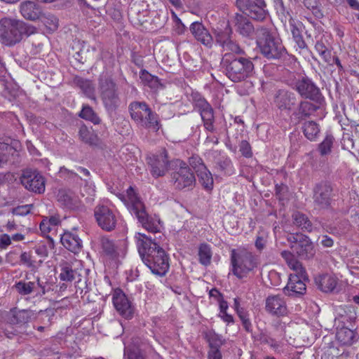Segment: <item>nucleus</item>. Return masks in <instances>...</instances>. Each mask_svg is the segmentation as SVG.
Returning <instances> with one entry per match:
<instances>
[{"label":"nucleus","instance_id":"nucleus-1","mask_svg":"<svg viewBox=\"0 0 359 359\" xmlns=\"http://www.w3.org/2000/svg\"><path fill=\"white\" fill-rule=\"evenodd\" d=\"M137 242L139 254L152 273L160 277L165 276L169 269L168 255L160 246L156 238L142 235Z\"/></svg>","mask_w":359,"mask_h":359},{"label":"nucleus","instance_id":"nucleus-2","mask_svg":"<svg viewBox=\"0 0 359 359\" xmlns=\"http://www.w3.org/2000/svg\"><path fill=\"white\" fill-rule=\"evenodd\" d=\"M274 103L281 111H292L290 119L294 124L314 115L320 106L308 100L298 102L296 95L290 91L279 90L274 96Z\"/></svg>","mask_w":359,"mask_h":359},{"label":"nucleus","instance_id":"nucleus-3","mask_svg":"<svg viewBox=\"0 0 359 359\" xmlns=\"http://www.w3.org/2000/svg\"><path fill=\"white\" fill-rule=\"evenodd\" d=\"M119 198L124 203L130 214L137 219L143 228L151 233L160 231V219L147 213L144 203L132 187L126 190V195L121 194Z\"/></svg>","mask_w":359,"mask_h":359},{"label":"nucleus","instance_id":"nucleus-4","mask_svg":"<svg viewBox=\"0 0 359 359\" xmlns=\"http://www.w3.org/2000/svg\"><path fill=\"white\" fill-rule=\"evenodd\" d=\"M245 55L225 53L221 65L226 76L233 82L237 83L251 77L255 72L252 58Z\"/></svg>","mask_w":359,"mask_h":359},{"label":"nucleus","instance_id":"nucleus-5","mask_svg":"<svg viewBox=\"0 0 359 359\" xmlns=\"http://www.w3.org/2000/svg\"><path fill=\"white\" fill-rule=\"evenodd\" d=\"M281 257L294 273H291L287 285L284 287V293L288 296L304 294L306 290V282L309 280L305 269L302 263L288 250H283Z\"/></svg>","mask_w":359,"mask_h":359},{"label":"nucleus","instance_id":"nucleus-6","mask_svg":"<svg viewBox=\"0 0 359 359\" xmlns=\"http://www.w3.org/2000/svg\"><path fill=\"white\" fill-rule=\"evenodd\" d=\"M35 32L34 27L23 21L7 18L0 20V38L6 46H14Z\"/></svg>","mask_w":359,"mask_h":359},{"label":"nucleus","instance_id":"nucleus-7","mask_svg":"<svg viewBox=\"0 0 359 359\" xmlns=\"http://www.w3.org/2000/svg\"><path fill=\"white\" fill-rule=\"evenodd\" d=\"M257 46L261 53L269 60H279L287 54L281 39L264 27L257 29Z\"/></svg>","mask_w":359,"mask_h":359},{"label":"nucleus","instance_id":"nucleus-8","mask_svg":"<svg viewBox=\"0 0 359 359\" xmlns=\"http://www.w3.org/2000/svg\"><path fill=\"white\" fill-rule=\"evenodd\" d=\"M131 118L140 127L158 131L161 124L158 116L144 102H133L129 104Z\"/></svg>","mask_w":359,"mask_h":359},{"label":"nucleus","instance_id":"nucleus-9","mask_svg":"<svg viewBox=\"0 0 359 359\" xmlns=\"http://www.w3.org/2000/svg\"><path fill=\"white\" fill-rule=\"evenodd\" d=\"M231 265L232 273L241 279L257 267L258 259L250 252L233 249L231 251Z\"/></svg>","mask_w":359,"mask_h":359},{"label":"nucleus","instance_id":"nucleus-10","mask_svg":"<svg viewBox=\"0 0 359 359\" xmlns=\"http://www.w3.org/2000/svg\"><path fill=\"white\" fill-rule=\"evenodd\" d=\"M290 243L291 252L294 257L296 255L301 259H313L316 254L313 243L310 238L303 233H290L287 237Z\"/></svg>","mask_w":359,"mask_h":359},{"label":"nucleus","instance_id":"nucleus-11","mask_svg":"<svg viewBox=\"0 0 359 359\" xmlns=\"http://www.w3.org/2000/svg\"><path fill=\"white\" fill-rule=\"evenodd\" d=\"M99 89L106 109L107 111H114L120 104V98L116 83L109 77H100L99 79Z\"/></svg>","mask_w":359,"mask_h":359},{"label":"nucleus","instance_id":"nucleus-12","mask_svg":"<svg viewBox=\"0 0 359 359\" xmlns=\"http://www.w3.org/2000/svg\"><path fill=\"white\" fill-rule=\"evenodd\" d=\"M175 170L171 173V182L178 190L192 187L195 182V176L189 166L180 159L173 161Z\"/></svg>","mask_w":359,"mask_h":359},{"label":"nucleus","instance_id":"nucleus-13","mask_svg":"<svg viewBox=\"0 0 359 359\" xmlns=\"http://www.w3.org/2000/svg\"><path fill=\"white\" fill-rule=\"evenodd\" d=\"M193 106L201 116L203 127L206 131L214 133L216 130L215 127V111L211 104L206 99L200 94L193 95Z\"/></svg>","mask_w":359,"mask_h":359},{"label":"nucleus","instance_id":"nucleus-14","mask_svg":"<svg viewBox=\"0 0 359 359\" xmlns=\"http://www.w3.org/2000/svg\"><path fill=\"white\" fill-rule=\"evenodd\" d=\"M175 159L170 161L167 150L163 148L158 153L148 158V164L150 168L151 175L158 178L163 177L169 170L170 168H173Z\"/></svg>","mask_w":359,"mask_h":359},{"label":"nucleus","instance_id":"nucleus-15","mask_svg":"<svg viewBox=\"0 0 359 359\" xmlns=\"http://www.w3.org/2000/svg\"><path fill=\"white\" fill-rule=\"evenodd\" d=\"M94 217L97 225L104 231H113L117 224L114 211L104 203H98L94 208Z\"/></svg>","mask_w":359,"mask_h":359},{"label":"nucleus","instance_id":"nucleus-16","mask_svg":"<svg viewBox=\"0 0 359 359\" xmlns=\"http://www.w3.org/2000/svg\"><path fill=\"white\" fill-rule=\"evenodd\" d=\"M333 197L332 184L327 181H321L313 188V203L319 209H328Z\"/></svg>","mask_w":359,"mask_h":359},{"label":"nucleus","instance_id":"nucleus-17","mask_svg":"<svg viewBox=\"0 0 359 359\" xmlns=\"http://www.w3.org/2000/svg\"><path fill=\"white\" fill-rule=\"evenodd\" d=\"M236 6L241 11L256 20H263L267 15L264 0H236Z\"/></svg>","mask_w":359,"mask_h":359},{"label":"nucleus","instance_id":"nucleus-18","mask_svg":"<svg viewBox=\"0 0 359 359\" xmlns=\"http://www.w3.org/2000/svg\"><path fill=\"white\" fill-rule=\"evenodd\" d=\"M293 89L304 99L318 102L321 99V93L319 88L308 76H302L294 83Z\"/></svg>","mask_w":359,"mask_h":359},{"label":"nucleus","instance_id":"nucleus-19","mask_svg":"<svg viewBox=\"0 0 359 359\" xmlns=\"http://www.w3.org/2000/svg\"><path fill=\"white\" fill-rule=\"evenodd\" d=\"M112 302L120 316L128 320L133 318L135 306L121 289L114 290L112 294Z\"/></svg>","mask_w":359,"mask_h":359},{"label":"nucleus","instance_id":"nucleus-20","mask_svg":"<svg viewBox=\"0 0 359 359\" xmlns=\"http://www.w3.org/2000/svg\"><path fill=\"white\" fill-rule=\"evenodd\" d=\"M20 182L25 188L30 191L42 194L45 191L44 177L36 170L23 171Z\"/></svg>","mask_w":359,"mask_h":359},{"label":"nucleus","instance_id":"nucleus-21","mask_svg":"<svg viewBox=\"0 0 359 359\" xmlns=\"http://www.w3.org/2000/svg\"><path fill=\"white\" fill-rule=\"evenodd\" d=\"M285 325L277 323L273 325V330L261 337L262 343L269 346L275 352L280 353L283 347V339L285 337Z\"/></svg>","mask_w":359,"mask_h":359},{"label":"nucleus","instance_id":"nucleus-22","mask_svg":"<svg viewBox=\"0 0 359 359\" xmlns=\"http://www.w3.org/2000/svg\"><path fill=\"white\" fill-rule=\"evenodd\" d=\"M265 310L273 316H286L288 310L285 297L282 294L269 295L265 300Z\"/></svg>","mask_w":359,"mask_h":359},{"label":"nucleus","instance_id":"nucleus-23","mask_svg":"<svg viewBox=\"0 0 359 359\" xmlns=\"http://www.w3.org/2000/svg\"><path fill=\"white\" fill-rule=\"evenodd\" d=\"M356 317V312L353 306H340L337 309L334 325L337 327L354 326L353 323L355 322Z\"/></svg>","mask_w":359,"mask_h":359},{"label":"nucleus","instance_id":"nucleus-24","mask_svg":"<svg viewBox=\"0 0 359 359\" xmlns=\"http://www.w3.org/2000/svg\"><path fill=\"white\" fill-rule=\"evenodd\" d=\"M36 318V313L30 309L20 310L17 308L11 309L5 315V320L10 323L23 325L28 323Z\"/></svg>","mask_w":359,"mask_h":359},{"label":"nucleus","instance_id":"nucleus-25","mask_svg":"<svg viewBox=\"0 0 359 359\" xmlns=\"http://www.w3.org/2000/svg\"><path fill=\"white\" fill-rule=\"evenodd\" d=\"M233 23L237 32L244 37H251L255 33V27L250 19L240 13L233 16Z\"/></svg>","mask_w":359,"mask_h":359},{"label":"nucleus","instance_id":"nucleus-26","mask_svg":"<svg viewBox=\"0 0 359 359\" xmlns=\"http://www.w3.org/2000/svg\"><path fill=\"white\" fill-rule=\"evenodd\" d=\"M57 201L65 208L76 210L81 206V201L69 190H60L57 194Z\"/></svg>","mask_w":359,"mask_h":359},{"label":"nucleus","instance_id":"nucleus-27","mask_svg":"<svg viewBox=\"0 0 359 359\" xmlns=\"http://www.w3.org/2000/svg\"><path fill=\"white\" fill-rule=\"evenodd\" d=\"M62 245L68 250L78 253L82 248V241L79 236L74 232L65 231L60 238Z\"/></svg>","mask_w":359,"mask_h":359},{"label":"nucleus","instance_id":"nucleus-28","mask_svg":"<svg viewBox=\"0 0 359 359\" xmlns=\"http://www.w3.org/2000/svg\"><path fill=\"white\" fill-rule=\"evenodd\" d=\"M140 339H133V346L125 348L124 356L128 359H145V351L148 344L145 342H139Z\"/></svg>","mask_w":359,"mask_h":359},{"label":"nucleus","instance_id":"nucleus-29","mask_svg":"<svg viewBox=\"0 0 359 359\" xmlns=\"http://www.w3.org/2000/svg\"><path fill=\"white\" fill-rule=\"evenodd\" d=\"M190 30L198 41L206 46L211 47L212 37L202 23L194 22L190 26Z\"/></svg>","mask_w":359,"mask_h":359},{"label":"nucleus","instance_id":"nucleus-30","mask_svg":"<svg viewBox=\"0 0 359 359\" xmlns=\"http://www.w3.org/2000/svg\"><path fill=\"white\" fill-rule=\"evenodd\" d=\"M354 326L337 327L336 337L341 345L350 346L355 341Z\"/></svg>","mask_w":359,"mask_h":359},{"label":"nucleus","instance_id":"nucleus-31","mask_svg":"<svg viewBox=\"0 0 359 359\" xmlns=\"http://www.w3.org/2000/svg\"><path fill=\"white\" fill-rule=\"evenodd\" d=\"M316 281L318 284L320 289L325 292L334 291L338 284L337 276L330 273L320 276L316 279Z\"/></svg>","mask_w":359,"mask_h":359},{"label":"nucleus","instance_id":"nucleus-32","mask_svg":"<svg viewBox=\"0 0 359 359\" xmlns=\"http://www.w3.org/2000/svg\"><path fill=\"white\" fill-rule=\"evenodd\" d=\"M20 13L25 19L36 20L39 18L41 11L34 1H26L20 4Z\"/></svg>","mask_w":359,"mask_h":359},{"label":"nucleus","instance_id":"nucleus-33","mask_svg":"<svg viewBox=\"0 0 359 359\" xmlns=\"http://www.w3.org/2000/svg\"><path fill=\"white\" fill-rule=\"evenodd\" d=\"M79 139L84 143L93 146L97 145L99 142L97 135L94 132L92 127L82 125L79 129Z\"/></svg>","mask_w":359,"mask_h":359},{"label":"nucleus","instance_id":"nucleus-34","mask_svg":"<svg viewBox=\"0 0 359 359\" xmlns=\"http://www.w3.org/2000/svg\"><path fill=\"white\" fill-rule=\"evenodd\" d=\"M292 222L294 226L304 231L311 233L313 230L311 221L305 214L297 211L292 214Z\"/></svg>","mask_w":359,"mask_h":359},{"label":"nucleus","instance_id":"nucleus-35","mask_svg":"<svg viewBox=\"0 0 359 359\" xmlns=\"http://www.w3.org/2000/svg\"><path fill=\"white\" fill-rule=\"evenodd\" d=\"M59 267L60 271L59 278L62 281L72 283L79 276L78 271L73 269L72 264L69 262H62Z\"/></svg>","mask_w":359,"mask_h":359},{"label":"nucleus","instance_id":"nucleus-36","mask_svg":"<svg viewBox=\"0 0 359 359\" xmlns=\"http://www.w3.org/2000/svg\"><path fill=\"white\" fill-rule=\"evenodd\" d=\"M302 130L306 139L310 141H316L319 136L320 126L314 121H306L303 123Z\"/></svg>","mask_w":359,"mask_h":359},{"label":"nucleus","instance_id":"nucleus-37","mask_svg":"<svg viewBox=\"0 0 359 359\" xmlns=\"http://www.w3.org/2000/svg\"><path fill=\"white\" fill-rule=\"evenodd\" d=\"M204 337L208 343L209 349H220L225 344L222 336L215 332L214 330H208L203 332Z\"/></svg>","mask_w":359,"mask_h":359},{"label":"nucleus","instance_id":"nucleus-38","mask_svg":"<svg viewBox=\"0 0 359 359\" xmlns=\"http://www.w3.org/2000/svg\"><path fill=\"white\" fill-rule=\"evenodd\" d=\"M140 78L145 86L152 90H158L163 86L161 79L158 76L151 74L146 69H142L140 72Z\"/></svg>","mask_w":359,"mask_h":359},{"label":"nucleus","instance_id":"nucleus-39","mask_svg":"<svg viewBox=\"0 0 359 359\" xmlns=\"http://www.w3.org/2000/svg\"><path fill=\"white\" fill-rule=\"evenodd\" d=\"M74 82L86 97L91 99L95 98V87L91 81L76 76L74 78Z\"/></svg>","mask_w":359,"mask_h":359},{"label":"nucleus","instance_id":"nucleus-40","mask_svg":"<svg viewBox=\"0 0 359 359\" xmlns=\"http://www.w3.org/2000/svg\"><path fill=\"white\" fill-rule=\"evenodd\" d=\"M196 174L198 177L199 182L203 188L207 191H211L213 189L214 182L212 174L208 169L205 168V170L198 172Z\"/></svg>","mask_w":359,"mask_h":359},{"label":"nucleus","instance_id":"nucleus-41","mask_svg":"<svg viewBox=\"0 0 359 359\" xmlns=\"http://www.w3.org/2000/svg\"><path fill=\"white\" fill-rule=\"evenodd\" d=\"M334 137L331 134H327L324 140L318 145V151L320 156H324L332 152Z\"/></svg>","mask_w":359,"mask_h":359},{"label":"nucleus","instance_id":"nucleus-42","mask_svg":"<svg viewBox=\"0 0 359 359\" xmlns=\"http://www.w3.org/2000/svg\"><path fill=\"white\" fill-rule=\"evenodd\" d=\"M15 287L20 295H28L36 291V283L32 281L20 280L15 284Z\"/></svg>","mask_w":359,"mask_h":359},{"label":"nucleus","instance_id":"nucleus-43","mask_svg":"<svg viewBox=\"0 0 359 359\" xmlns=\"http://www.w3.org/2000/svg\"><path fill=\"white\" fill-rule=\"evenodd\" d=\"M79 116L83 119L92 122L95 125L100 124L101 119L94 111L92 107L88 105L83 106L82 110L79 114Z\"/></svg>","mask_w":359,"mask_h":359},{"label":"nucleus","instance_id":"nucleus-44","mask_svg":"<svg viewBox=\"0 0 359 359\" xmlns=\"http://www.w3.org/2000/svg\"><path fill=\"white\" fill-rule=\"evenodd\" d=\"M199 262L204 265L208 266L210 264L212 258V252L209 245L202 243L198 249Z\"/></svg>","mask_w":359,"mask_h":359},{"label":"nucleus","instance_id":"nucleus-45","mask_svg":"<svg viewBox=\"0 0 359 359\" xmlns=\"http://www.w3.org/2000/svg\"><path fill=\"white\" fill-rule=\"evenodd\" d=\"M217 168L227 175H232L235 173V169L230 158L222 156L217 161Z\"/></svg>","mask_w":359,"mask_h":359},{"label":"nucleus","instance_id":"nucleus-46","mask_svg":"<svg viewBox=\"0 0 359 359\" xmlns=\"http://www.w3.org/2000/svg\"><path fill=\"white\" fill-rule=\"evenodd\" d=\"M304 5L312 11L313 15L318 19L322 18L324 15L320 8L321 4L320 0H304Z\"/></svg>","mask_w":359,"mask_h":359},{"label":"nucleus","instance_id":"nucleus-47","mask_svg":"<svg viewBox=\"0 0 359 359\" xmlns=\"http://www.w3.org/2000/svg\"><path fill=\"white\" fill-rule=\"evenodd\" d=\"M15 323H10L4 319V322L0 324V335H4L8 339H12L17 334V330L13 327Z\"/></svg>","mask_w":359,"mask_h":359},{"label":"nucleus","instance_id":"nucleus-48","mask_svg":"<svg viewBox=\"0 0 359 359\" xmlns=\"http://www.w3.org/2000/svg\"><path fill=\"white\" fill-rule=\"evenodd\" d=\"M101 246L103 252L106 255L110 257H114L116 255V248L113 241L109 239L108 238L103 237L101 239Z\"/></svg>","mask_w":359,"mask_h":359},{"label":"nucleus","instance_id":"nucleus-49","mask_svg":"<svg viewBox=\"0 0 359 359\" xmlns=\"http://www.w3.org/2000/svg\"><path fill=\"white\" fill-rule=\"evenodd\" d=\"M222 48L224 51H229V53H232L233 55H245L244 50L242 49L236 41H233L232 39L229 40L224 46H222Z\"/></svg>","mask_w":359,"mask_h":359},{"label":"nucleus","instance_id":"nucleus-50","mask_svg":"<svg viewBox=\"0 0 359 359\" xmlns=\"http://www.w3.org/2000/svg\"><path fill=\"white\" fill-rule=\"evenodd\" d=\"M36 291H35L36 294L34 297L36 298H41L51 290L50 283L41 281L39 277L36 278Z\"/></svg>","mask_w":359,"mask_h":359},{"label":"nucleus","instance_id":"nucleus-51","mask_svg":"<svg viewBox=\"0 0 359 359\" xmlns=\"http://www.w3.org/2000/svg\"><path fill=\"white\" fill-rule=\"evenodd\" d=\"M315 49L323 57L325 62H330L331 61V53L325 46L324 43L320 41H318L315 45Z\"/></svg>","mask_w":359,"mask_h":359},{"label":"nucleus","instance_id":"nucleus-52","mask_svg":"<svg viewBox=\"0 0 359 359\" xmlns=\"http://www.w3.org/2000/svg\"><path fill=\"white\" fill-rule=\"evenodd\" d=\"M189 163L196 173L198 172L205 170V168H207L204 164L203 159L198 156H192L190 157L189 159Z\"/></svg>","mask_w":359,"mask_h":359},{"label":"nucleus","instance_id":"nucleus-53","mask_svg":"<svg viewBox=\"0 0 359 359\" xmlns=\"http://www.w3.org/2000/svg\"><path fill=\"white\" fill-rule=\"evenodd\" d=\"M232 33L231 28H226L223 31L218 32L216 34V41L222 47L231 39V34Z\"/></svg>","mask_w":359,"mask_h":359},{"label":"nucleus","instance_id":"nucleus-54","mask_svg":"<svg viewBox=\"0 0 359 359\" xmlns=\"http://www.w3.org/2000/svg\"><path fill=\"white\" fill-rule=\"evenodd\" d=\"M295 43L296 50L299 51V54L307 55L310 50L305 41L304 40L303 36H300L294 39Z\"/></svg>","mask_w":359,"mask_h":359},{"label":"nucleus","instance_id":"nucleus-55","mask_svg":"<svg viewBox=\"0 0 359 359\" xmlns=\"http://www.w3.org/2000/svg\"><path fill=\"white\" fill-rule=\"evenodd\" d=\"M239 149L242 155L245 158H250L252 156L251 146L247 140H242L240 142Z\"/></svg>","mask_w":359,"mask_h":359},{"label":"nucleus","instance_id":"nucleus-56","mask_svg":"<svg viewBox=\"0 0 359 359\" xmlns=\"http://www.w3.org/2000/svg\"><path fill=\"white\" fill-rule=\"evenodd\" d=\"M44 24L52 32L55 31L59 25L58 19L54 15H48L44 20Z\"/></svg>","mask_w":359,"mask_h":359},{"label":"nucleus","instance_id":"nucleus-57","mask_svg":"<svg viewBox=\"0 0 359 359\" xmlns=\"http://www.w3.org/2000/svg\"><path fill=\"white\" fill-rule=\"evenodd\" d=\"M20 262L29 268L34 267V261L32 259V256L29 252H24L21 254Z\"/></svg>","mask_w":359,"mask_h":359},{"label":"nucleus","instance_id":"nucleus-58","mask_svg":"<svg viewBox=\"0 0 359 359\" xmlns=\"http://www.w3.org/2000/svg\"><path fill=\"white\" fill-rule=\"evenodd\" d=\"M75 287L76 289V292H79V291H80L81 294L83 292H84V294H86L87 292H89V288L86 283V280L82 281L81 279H79L76 283Z\"/></svg>","mask_w":359,"mask_h":359},{"label":"nucleus","instance_id":"nucleus-59","mask_svg":"<svg viewBox=\"0 0 359 359\" xmlns=\"http://www.w3.org/2000/svg\"><path fill=\"white\" fill-rule=\"evenodd\" d=\"M208 359H222L220 349H209L208 352Z\"/></svg>","mask_w":359,"mask_h":359},{"label":"nucleus","instance_id":"nucleus-60","mask_svg":"<svg viewBox=\"0 0 359 359\" xmlns=\"http://www.w3.org/2000/svg\"><path fill=\"white\" fill-rule=\"evenodd\" d=\"M61 172L64 175H66L67 177L69 179H72L73 180H81V177H79L76 172L73 170H70L66 168H62L60 170Z\"/></svg>","mask_w":359,"mask_h":359},{"label":"nucleus","instance_id":"nucleus-61","mask_svg":"<svg viewBox=\"0 0 359 359\" xmlns=\"http://www.w3.org/2000/svg\"><path fill=\"white\" fill-rule=\"evenodd\" d=\"M131 60L132 62L138 67H141L143 66V59L142 57L135 52H133L131 54Z\"/></svg>","mask_w":359,"mask_h":359},{"label":"nucleus","instance_id":"nucleus-62","mask_svg":"<svg viewBox=\"0 0 359 359\" xmlns=\"http://www.w3.org/2000/svg\"><path fill=\"white\" fill-rule=\"evenodd\" d=\"M11 243V237L4 234L0 238V249H6Z\"/></svg>","mask_w":359,"mask_h":359},{"label":"nucleus","instance_id":"nucleus-63","mask_svg":"<svg viewBox=\"0 0 359 359\" xmlns=\"http://www.w3.org/2000/svg\"><path fill=\"white\" fill-rule=\"evenodd\" d=\"M39 228L41 231L43 233H47L50 232V231L52 229V226L50 225V224L47 222V217L43 219L41 222L40 223Z\"/></svg>","mask_w":359,"mask_h":359},{"label":"nucleus","instance_id":"nucleus-64","mask_svg":"<svg viewBox=\"0 0 359 359\" xmlns=\"http://www.w3.org/2000/svg\"><path fill=\"white\" fill-rule=\"evenodd\" d=\"M266 239L263 236H257L255 241V247L259 251H262L266 245Z\"/></svg>","mask_w":359,"mask_h":359}]
</instances>
